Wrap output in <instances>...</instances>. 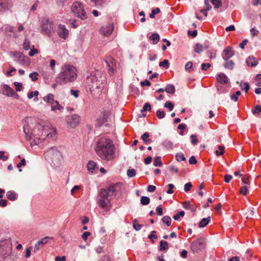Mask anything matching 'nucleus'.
Here are the masks:
<instances>
[{"label":"nucleus","instance_id":"f257e3e1","mask_svg":"<svg viewBox=\"0 0 261 261\" xmlns=\"http://www.w3.org/2000/svg\"><path fill=\"white\" fill-rule=\"evenodd\" d=\"M23 132L28 140H33L35 144L39 143L46 138L54 139L56 137V129L50 126H42L37 124L34 119L27 117L23 122Z\"/></svg>","mask_w":261,"mask_h":261},{"label":"nucleus","instance_id":"f03ea898","mask_svg":"<svg viewBox=\"0 0 261 261\" xmlns=\"http://www.w3.org/2000/svg\"><path fill=\"white\" fill-rule=\"evenodd\" d=\"M94 149L96 154L102 160L110 161L115 158V144L108 137H98L95 140Z\"/></svg>","mask_w":261,"mask_h":261},{"label":"nucleus","instance_id":"7ed1b4c3","mask_svg":"<svg viewBox=\"0 0 261 261\" xmlns=\"http://www.w3.org/2000/svg\"><path fill=\"white\" fill-rule=\"evenodd\" d=\"M123 189V184L118 182L100 189L97 197L98 205L105 212L109 211L112 207V196L120 193Z\"/></svg>","mask_w":261,"mask_h":261},{"label":"nucleus","instance_id":"20e7f679","mask_svg":"<svg viewBox=\"0 0 261 261\" xmlns=\"http://www.w3.org/2000/svg\"><path fill=\"white\" fill-rule=\"evenodd\" d=\"M105 82V74L97 70L91 71L86 78V83L91 93L93 95L98 94L101 91Z\"/></svg>","mask_w":261,"mask_h":261},{"label":"nucleus","instance_id":"39448f33","mask_svg":"<svg viewBox=\"0 0 261 261\" xmlns=\"http://www.w3.org/2000/svg\"><path fill=\"white\" fill-rule=\"evenodd\" d=\"M77 77V69L73 65L65 64L56 78V82L59 85H64L74 82Z\"/></svg>","mask_w":261,"mask_h":261},{"label":"nucleus","instance_id":"423d86ee","mask_svg":"<svg viewBox=\"0 0 261 261\" xmlns=\"http://www.w3.org/2000/svg\"><path fill=\"white\" fill-rule=\"evenodd\" d=\"M44 156L48 162H51L55 166L60 165L63 160L62 152L57 147L48 149L44 153Z\"/></svg>","mask_w":261,"mask_h":261},{"label":"nucleus","instance_id":"0eeeda50","mask_svg":"<svg viewBox=\"0 0 261 261\" xmlns=\"http://www.w3.org/2000/svg\"><path fill=\"white\" fill-rule=\"evenodd\" d=\"M71 12L81 19L85 20L87 18L84 6L81 2L79 1L73 2L71 7Z\"/></svg>","mask_w":261,"mask_h":261},{"label":"nucleus","instance_id":"6e6552de","mask_svg":"<svg viewBox=\"0 0 261 261\" xmlns=\"http://www.w3.org/2000/svg\"><path fill=\"white\" fill-rule=\"evenodd\" d=\"M40 27L41 32L48 36H51L55 30V25L53 22L46 17L42 19Z\"/></svg>","mask_w":261,"mask_h":261},{"label":"nucleus","instance_id":"1a4fd4ad","mask_svg":"<svg viewBox=\"0 0 261 261\" xmlns=\"http://www.w3.org/2000/svg\"><path fill=\"white\" fill-rule=\"evenodd\" d=\"M11 251L12 244L10 239L0 242V252L4 257L9 256Z\"/></svg>","mask_w":261,"mask_h":261},{"label":"nucleus","instance_id":"9d476101","mask_svg":"<svg viewBox=\"0 0 261 261\" xmlns=\"http://www.w3.org/2000/svg\"><path fill=\"white\" fill-rule=\"evenodd\" d=\"M204 247V242L203 239H198L193 241L191 245V249L194 253H197Z\"/></svg>","mask_w":261,"mask_h":261},{"label":"nucleus","instance_id":"9b49d317","mask_svg":"<svg viewBox=\"0 0 261 261\" xmlns=\"http://www.w3.org/2000/svg\"><path fill=\"white\" fill-rule=\"evenodd\" d=\"M114 25L113 22H109L103 25L100 29L99 32L103 36L107 37L110 35L113 32Z\"/></svg>","mask_w":261,"mask_h":261},{"label":"nucleus","instance_id":"f8f14e48","mask_svg":"<svg viewBox=\"0 0 261 261\" xmlns=\"http://www.w3.org/2000/svg\"><path fill=\"white\" fill-rule=\"evenodd\" d=\"M80 117L76 114L69 116L67 118L68 125L71 128L76 127L80 122Z\"/></svg>","mask_w":261,"mask_h":261},{"label":"nucleus","instance_id":"ddd939ff","mask_svg":"<svg viewBox=\"0 0 261 261\" xmlns=\"http://www.w3.org/2000/svg\"><path fill=\"white\" fill-rule=\"evenodd\" d=\"M105 62L108 67V72L110 74H113L116 69V62L114 58L110 56L107 57Z\"/></svg>","mask_w":261,"mask_h":261},{"label":"nucleus","instance_id":"4468645a","mask_svg":"<svg viewBox=\"0 0 261 261\" xmlns=\"http://www.w3.org/2000/svg\"><path fill=\"white\" fill-rule=\"evenodd\" d=\"M57 33L60 37L66 40L69 35V31L64 25L59 24L57 29Z\"/></svg>","mask_w":261,"mask_h":261},{"label":"nucleus","instance_id":"2eb2a0df","mask_svg":"<svg viewBox=\"0 0 261 261\" xmlns=\"http://www.w3.org/2000/svg\"><path fill=\"white\" fill-rule=\"evenodd\" d=\"M3 94L8 96L18 97V94L15 93L12 88L6 85L3 87Z\"/></svg>","mask_w":261,"mask_h":261},{"label":"nucleus","instance_id":"dca6fc26","mask_svg":"<svg viewBox=\"0 0 261 261\" xmlns=\"http://www.w3.org/2000/svg\"><path fill=\"white\" fill-rule=\"evenodd\" d=\"M233 55V51L232 48L228 46L226 47L223 52L222 57L224 60H228Z\"/></svg>","mask_w":261,"mask_h":261},{"label":"nucleus","instance_id":"f3484780","mask_svg":"<svg viewBox=\"0 0 261 261\" xmlns=\"http://www.w3.org/2000/svg\"><path fill=\"white\" fill-rule=\"evenodd\" d=\"M50 105L51 110L53 112H56L57 111H58L59 112H61L64 109L63 107L59 103V101L57 100H55Z\"/></svg>","mask_w":261,"mask_h":261},{"label":"nucleus","instance_id":"a211bd4d","mask_svg":"<svg viewBox=\"0 0 261 261\" xmlns=\"http://www.w3.org/2000/svg\"><path fill=\"white\" fill-rule=\"evenodd\" d=\"M246 63L248 66L254 67L258 64V61L256 58L251 56L247 59Z\"/></svg>","mask_w":261,"mask_h":261},{"label":"nucleus","instance_id":"6ab92c4d","mask_svg":"<svg viewBox=\"0 0 261 261\" xmlns=\"http://www.w3.org/2000/svg\"><path fill=\"white\" fill-rule=\"evenodd\" d=\"M216 80L218 82L222 84H225L227 83L228 81L227 76L223 73H220L217 75Z\"/></svg>","mask_w":261,"mask_h":261},{"label":"nucleus","instance_id":"aec40b11","mask_svg":"<svg viewBox=\"0 0 261 261\" xmlns=\"http://www.w3.org/2000/svg\"><path fill=\"white\" fill-rule=\"evenodd\" d=\"M98 167L96 163L93 161H90L87 164V169L91 173H94L95 171Z\"/></svg>","mask_w":261,"mask_h":261},{"label":"nucleus","instance_id":"412c9836","mask_svg":"<svg viewBox=\"0 0 261 261\" xmlns=\"http://www.w3.org/2000/svg\"><path fill=\"white\" fill-rule=\"evenodd\" d=\"M91 2L97 8L103 7L107 3L106 0H91Z\"/></svg>","mask_w":261,"mask_h":261},{"label":"nucleus","instance_id":"4be33fe9","mask_svg":"<svg viewBox=\"0 0 261 261\" xmlns=\"http://www.w3.org/2000/svg\"><path fill=\"white\" fill-rule=\"evenodd\" d=\"M0 7L3 10L5 11L11 8V4L9 3L8 1H6L5 2L4 1L1 0V2H0Z\"/></svg>","mask_w":261,"mask_h":261},{"label":"nucleus","instance_id":"5701e85b","mask_svg":"<svg viewBox=\"0 0 261 261\" xmlns=\"http://www.w3.org/2000/svg\"><path fill=\"white\" fill-rule=\"evenodd\" d=\"M7 197L11 201H14L17 198V195L12 191H8L6 194Z\"/></svg>","mask_w":261,"mask_h":261},{"label":"nucleus","instance_id":"b1692460","mask_svg":"<svg viewBox=\"0 0 261 261\" xmlns=\"http://www.w3.org/2000/svg\"><path fill=\"white\" fill-rule=\"evenodd\" d=\"M43 100L47 103L51 105L55 100H54V96L53 94L49 93L43 97Z\"/></svg>","mask_w":261,"mask_h":261},{"label":"nucleus","instance_id":"393cba45","mask_svg":"<svg viewBox=\"0 0 261 261\" xmlns=\"http://www.w3.org/2000/svg\"><path fill=\"white\" fill-rule=\"evenodd\" d=\"M151 109V105L149 103L146 102L144 104L143 109L141 110V113H142V116L145 117L146 116V114L145 113V111H150Z\"/></svg>","mask_w":261,"mask_h":261},{"label":"nucleus","instance_id":"a878e982","mask_svg":"<svg viewBox=\"0 0 261 261\" xmlns=\"http://www.w3.org/2000/svg\"><path fill=\"white\" fill-rule=\"evenodd\" d=\"M39 95V92L38 91H31L28 94V97L29 99L32 98L34 96H35V98L34 99V100L35 101H37L38 100V96Z\"/></svg>","mask_w":261,"mask_h":261},{"label":"nucleus","instance_id":"bb28decb","mask_svg":"<svg viewBox=\"0 0 261 261\" xmlns=\"http://www.w3.org/2000/svg\"><path fill=\"white\" fill-rule=\"evenodd\" d=\"M240 86L241 87V90L243 91H245L246 93H247L248 91L250 88L249 84L248 82H241L240 84Z\"/></svg>","mask_w":261,"mask_h":261},{"label":"nucleus","instance_id":"cd10ccee","mask_svg":"<svg viewBox=\"0 0 261 261\" xmlns=\"http://www.w3.org/2000/svg\"><path fill=\"white\" fill-rule=\"evenodd\" d=\"M168 249V243L166 241H161L160 243V250L165 251Z\"/></svg>","mask_w":261,"mask_h":261},{"label":"nucleus","instance_id":"c85d7f7f","mask_svg":"<svg viewBox=\"0 0 261 261\" xmlns=\"http://www.w3.org/2000/svg\"><path fill=\"white\" fill-rule=\"evenodd\" d=\"M226 61L224 63V67L229 69H232L234 65L233 62L231 60L228 61V60Z\"/></svg>","mask_w":261,"mask_h":261},{"label":"nucleus","instance_id":"c756f323","mask_svg":"<svg viewBox=\"0 0 261 261\" xmlns=\"http://www.w3.org/2000/svg\"><path fill=\"white\" fill-rule=\"evenodd\" d=\"M211 218L210 217H208L207 218H203L202 219V220L200 222L199 224V227H205L210 221Z\"/></svg>","mask_w":261,"mask_h":261},{"label":"nucleus","instance_id":"7c9ffc66","mask_svg":"<svg viewBox=\"0 0 261 261\" xmlns=\"http://www.w3.org/2000/svg\"><path fill=\"white\" fill-rule=\"evenodd\" d=\"M51 238L49 237H46L41 239L40 241H38V245H40L42 247L47 244L48 240Z\"/></svg>","mask_w":261,"mask_h":261},{"label":"nucleus","instance_id":"2f4dec72","mask_svg":"<svg viewBox=\"0 0 261 261\" xmlns=\"http://www.w3.org/2000/svg\"><path fill=\"white\" fill-rule=\"evenodd\" d=\"M150 39L152 40L153 44H156L160 40V36L159 34L154 33L150 37Z\"/></svg>","mask_w":261,"mask_h":261},{"label":"nucleus","instance_id":"473e14b6","mask_svg":"<svg viewBox=\"0 0 261 261\" xmlns=\"http://www.w3.org/2000/svg\"><path fill=\"white\" fill-rule=\"evenodd\" d=\"M162 221L163 223L166 224L167 226H169L171 225V219L169 216H164L162 219Z\"/></svg>","mask_w":261,"mask_h":261},{"label":"nucleus","instance_id":"72a5a7b5","mask_svg":"<svg viewBox=\"0 0 261 261\" xmlns=\"http://www.w3.org/2000/svg\"><path fill=\"white\" fill-rule=\"evenodd\" d=\"M165 90L168 93L173 94L175 92V88L174 86L172 85H168Z\"/></svg>","mask_w":261,"mask_h":261},{"label":"nucleus","instance_id":"f704fd0d","mask_svg":"<svg viewBox=\"0 0 261 261\" xmlns=\"http://www.w3.org/2000/svg\"><path fill=\"white\" fill-rule=\"evenodd\" d=\"M150 202V199L147 196H142L141 198V203L142 205H147Z\"/></svg>","mask_w":261,"mask_h":261},{"label":"nucleus","instance_id":"c9c22d12","mask_svg":"<svg viewBox=\"0 0 261 261\" xmlns=\"http://www.w3.org/2000/svg\"><path fill=\"white\" fill-rule=\"evenodd\" d=\"M218 149L215 151L216 155L220 156L223 155L224 153V147L222 146H219Z\"/></svg>","mask_w":261,"mask_h":261},{"label":"nucleus","instance_id":"e433bc0d","mask_svg":"<svg viewBox=\"0 0 261 261\" xmlns=\"http://www.w3.org/2000/svg\"><path fill=\"white\" fill-rule=\"evenodd\" d=\"M176 160L178 162L186 161V158L182 153H178L175 155Z\"/></svg>","mask_w":261,"mask_h":261},{"label":"nucleus","instance_id":"4c0bfd02","mask_svg":"<svg viewBox=\"0 0 261 261\" xmlns=\"http://www.w3.org/2000/svg\"><path fill=\"white\" fill-rule=\"evenodd\" d=\"M153 165L154 166L161 167L162 166V163L160 157L158 156L155 158L153 162Z\"/></svg>","mask_w":261,"mask_h":261},{"label":"nucleus","instance_id":"58836bf2","mask_svg":"<svg viewBox=\"0 0 261 261\" xmlns=\"http://www.w3.org/2000/svg\"><path fill=\"white\" fill-rule=\"evenodd\" d=\"M254 83L256 86H261V74H257L255 78Z\"/></svg>","mask_w":261,"mask_h":261},{"label":"nucleus","instance_id":"ea45409f","mask_svg":"<svg viewBox=\"0 0 261 261\" xmlns=\"http://www.w3.org/2000/svg\"><path fill=\"white\" fill-rule=\"evenodd\" d=\"M149 135L148 133H145L142 135L141 138L145 144H147L149 142Z\"/></svg>","mask_w":261,"mask_h":261},{"label":"nucleus","instance_id":"a19ab883","mask_svg":"<svg viewBox=\"0 0 261 261\" xmlns=\"http://www.w3.org/2000/svg\"><path fill=\"white\" fill-rule=\"evenodd\" d=\"M185 215V212L183 211L179 212L173 216V219L175 220H178L180 217H183Z\"/></svg>","mask_w":261,"mask_h":261},{"label":"nucleus","instance_id":"79ce46f5","mask_svg":"<svg viewBox=\"0 0 261 261\" xmlns=\"http://www.w3.org/2000/svg\"><path fill=\"white\" fill-rule=\"evenodd\" d=\"M133 227L136 230H139L141 228V225H140L136 219L133 221Z\"/></svg>","mask_w":261,"mask_h":261},{"label":"nucleus","instance_id":"37998d69","mask_svg":"<svg viewBox=\"0 0 261 261\" xmlns=\"http://www.w3.org/2000/svg\"><path fill=\"white\" fill-rule=\"evenodd\" d=\"M252 112L253 114H258L260 112H261V106L259 105L256 106L252 109Z\"/></svg>","mask_w":261,"mask_h":261},{"label":"nucleus","instance_id":"c03bdc74","mask_svg":"<svg viewBox=\"0 0 261 261\" xmlns=\"http://www.w3.org/2000/svg\"><path fill=\"white\" fill-rule=\"evenodd\" d=\"M160 12V10L159 8H156L152 10L151 12L149 15L150 17L151 18H153L155 16V15L158 14Z\"/></svg>","mask_w":261,"mask_h":261},{"label":"nucleus","instance_id":"a18cd8bd","mask_svg":"<svg viewBox=\"0 0 261 261\" xmlns=\"http://www.w3.org/2000/svg\"><path fill=\"white\" fill-rule=\"evenodd\" d=\"M248 188L247 186H244L240 189V192L243 195H246L248 194Z\"/></svg>","mask_w":261,"mask_h":261},{"label":"nucleus","instance_id":"49530a36","mask_svg":"<svg viewBox=\"0 0 261 261\" xmlns=\"http://www.w3.org/2000/svg\"><path fill=\"white\" fill-rule=\"evenodd\" d=\"M136 174V170L134 169H129L127 171V175L129 177L135 176Z\"/></svg>","mask_w":261,"mask_h":261},{"label":"nucleus","instance_id":"de8ad7c7","mask_svg":"<svg viewBox=\"0 0 261 261\" xmlns=\"http://www.w3.org/2000/svg\"><path fill=\"white\" fill-rule=\"evenodd\" d=\"M193 63L191 62H188L185 65L186 70L190 72L193 70L192 69Z\"/></svg>","mask_w":261,"mask_h":261},{"label":"nucleus","instance_id":"09e8293b","mask_svg":"<svg viewBox=\"0 0 261 261\" xmlns=\"http://www.w3.org/2000/svg\"><path fill=\"white\" fill-rule=\"evenodd\" d=\"M164 107L169 109V111H172L174 108V105L169 101H167L165 102Z\"/></svg>","mask_w":261,"mask_h":261},{"label":"nucleus","instance_id":"8fccbe9b","mask_svg":"<svg viewBox=\"0 0 261 261\" xmlns=\"http://www.w3.org/2000/svg\"><path fill=\"white\" fill-rule=\"evenodd\" d=\"M211 2L216 8H218L221 6V0H211Z\"/></svg>","mask_w":261,"mask_h":261},{"label":"nucleus","instance_id":"3c124183","mask_svg":"<svg viewBox=\"0 0 261 261\" xmlns=\"http://www.w3.org/2000/svg\"><path fill=\"white\" fill-rule=\"evenodd\" d=\"M38 73L36 72L31 73L29 75V77L33 81L35 82L38 80Z\"/></svg>","mask_w":261,"mask_h":261},{"label":"nucleus","instance_id":"603ef678","mask_svg":"<svg viewBox=\"0 0 261 261\" xmlns=\"http://www.w3.org/2000/svg\"><path fill=\"white\" fill-rule=\"evenodd\" d=\"M169 62L167 60H164L163 61L160 62L159 63V66L160 67H164L166 68H168L169 67Z\"/></svg>","mask_w":261,"mask_h":261},{"label":"nucleus","instance_id":"864d4df0","mask_svg":"<svg viewBox=\"0 0 261 261\" xmlns=\"http://www.w3.org/2000/svg\"><path fill=\"white\" fill-rule=\"evenodd\" d=\"M203 50V47L199 43H197L195 48H194V51L196 53H199L200 51Z\"/></svg>","mask_w":261,"mask_h":261},{"label":"nucleus","instance_id":"5fc2aeb1","mask_svg":"<svg viewBox=\"0 0 261 261\" xmlns=\"http://www.w3.org/2000/svg\"><path fill=\"white\" fill-rule=\"evenodd\" d=\"M156 116L159 119H162L165 117V113L163 111L158 110L156 112Z\"/></svg>","mask_w":261,"mask_h":261},{"label":"nucleus","instance_id":"6e6d98bb","mask_svg":"<svg viewBox=\"0 0 261 261\" xmlns=\"http://www.w3.org/2000/svg\"><path fill=\"white\" fill-rule=\"evenodd\" d=\"M14 85L17 91H20L22 90V85L19 82H14Z\"/></svg>","mask_w":261,"mask_h":261},{"label":"nucleus","instance_id":"4d7b16f0","mask_svg":"<svg viewBox=\"0 0 261 261\" xmlns=\"http://www.w3.org/2000/svg\"><path fill=\"white\" fill-rule=\"evenodd\" d=\"M81 186H79V185H76V186H75L72 189V190H71V194L72 195H74L75 193L76 192V191H79L81 190Z\"/></svg>","mask_w":261,"mask_h":261},{"label":"nucleus","instance_id":"13d9d810","mask_svg":"<svg viewBox=\"0 0 261 261\" xmlns=\"http://www.w3.org/2000/svg\"><path fill=\"white\" fill-rule=\"evenodd\" d=\"M186 126H187L186 124H184V123H181L178 125V129L182 130L180 132V134L181 135H184L183 130L186 128Z\"/></svg>","mask_w":261,"mask_h":261},{"label":"nucleus","instance_id":"bf43d9fd","mask_svg":"<svg viewBox=\"0 0 261 261\" xmlns=\"http://www.w3.org/2000/svg\"><path fill=\"white\" fill-rule=\"evenodd\" d=\"M15 71L16 69L14 68H12L11 70L7 71L6 75H7V76H11L14 74L13 72H15Z\"/></svg>","mask_w":261,"mask_h":261},{"label":"nucleus","instance_id":"052dcab7","mask_svg":"<svg viewBox=\"0 0 261 261\" xmlns=\"http://www.w3.org/2000/svg\"><path fill=\"white\" fill-rule=\"evenodd\" d=\"M24 50H27L30 48V43L28 40H25L23 44Z\"/></svg>","mask_w":261,"mask_h":261},{"label":"nucleus","instance_id":"680f3d73","mask_svg":"<svg viewBox=\"0 0 261 261\" xmlns=\"http://www.w3.org/2000/svg\"><path fill=\"white\" fill-rule=\"evenodd\" d=\"M191 143L193 145L197 144L198 142V140L196 138V136L195 135H192L191 136Z\"/></svg>","mask_w":261,"mask_h":261},{"label":"nucleus","instance_id":"e2e57ef3","mask_svg":"<svg viewBox=\"0 0 261 261\" xmlns=\"http://www.w3.org/2000/svg\"><path fill=\"white\" fill-rule=\"evenodd\" d=\"M192 185L191 182H188L185 185L184 190L185 192H188L190 190Z\"/></svg>","mask_w":261,"mask_h":261},{"label":"nucleus","instance_id":"0e129e2a","mask_svg":"<svg viewBox=\"0 0 261 261\" xmlns=\"http://www.w3.org/2000/svg\"><path fill=\"white\" fill-rule=\"evenodd\" d=\"M25 165V159H22L19 163H18L17 165V168H19V171L21 172L22 171V169H20V167L22 166H24Z\"/></svg>","mask_w":261,"mask_h":261},{"label":"nucleus","instance_id":"69168bd1","mask_svg":"<svg viewBox=\"0 0 261 261\" xmlns=\"http://www.w3.org/2000/svg\"><path fill=\"white\" fill-rule=\"evenodd\" d=\"M168 190L167 191V193L168 194H172L173 193V189L174 188V186L172 184H169L168 185Z\"/></svg>","mask_w":261,"mask_h":261},{"label":"nucleus","instance_id":"338daca9","mask_svg":"<svg viewBox=\"0 0 261 261\" xmlns=\"http://www.w3.org/2000/svg\"><path fill=\"white\" fill-rule=\"evenodd\" d=\"M156 231H152L151 232V234L148 236V239L151 240V239H157V236L155 234Z\"/></svg>","mask_w":261,"mask_h":261},{"label":"nucleus","instance_id":"774afa93","mask_svg":"<svg viewBox=\"0 0 261 261\" xmlns=\"http://www.w3.org/2000/svg\"><path fill=\"white\" fill-rule=\"evenodd\" d=\"M211 66V65L210 63H203L201 65V68L203 70H207Z\"/></svg>","mask_w":261,"mask_h":261}]
</instances>
